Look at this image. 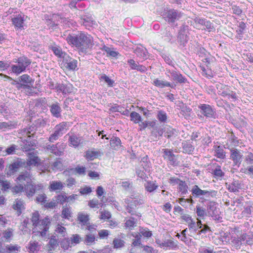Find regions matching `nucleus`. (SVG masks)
I'll return each mask as SVG.
<instances>
[{
  "label": "nucleus",
  "mask_w": 253,
  "mask_h": 253,
  "mask_svg": "<svg viewBox=\"0 0 253 253\" xmlns=\"http://www.w3.org/2000/svg\"><path fill=\"white\" fill-rule=\"evenodd\" d=\"M11 69L12 72L17 75L24 72V70L22 69V68H20L17 64L16 65H12L11 67Z\"/></svg>",
  "instance_id": "obj_63"
},
{
  "label": "nucleus",
  "mask_w": 253,
  "mask_h": 253,
  "mask_svg": "<svg viewBox=\"0 0 253 253\" xmlns=\"http://www.w3.org/2000/svg\"><path fill=\"white\" fill-rule=\"evenodd\" d=\"M63 62L65 67L69 70H74L77 68V60L70 57L68 55L63 56Z\"/></svg>",
  "instance_id": "obj_15"
},
{
  "label": "nucleus",
  "mask_w": 253,
  "mask_h": 253,
  "mask_svg": "<svg viewBox=\"0 0 253 253\" xmlns=\"http://www.w3.org/2000/svg\"><path fill=\"white\" fill-rule=\"evenodd\" d=\"M19 82H23L24 84H32L34 81L30 78V76L27 74H24L21 76L19 78Z\"/></svg>",
  "instance_id": "obj_48"
},
{
  "label": "nucleus",
  "mask_w": 253,
  "mask_h": 253,
  "mask_svg": "<svg viewBox=\"0 0 253 253\" xmlns=\"http://www.w3.org/2000/svg\"><path fill=\"white\" fill-rule=\"evenodd\" d=\"M228 190L231 192H238L241 189V185L239 181L234 180L232 183L227 184Z\"/></svg>",
  "instance_id": "obj_32"
},
{
  "label": "nucleus",
  "mask_w": 253,
  "mask_h": 253,
  "mask_svg": "<svg viewBox=\"0 0 253 253\" xmlns=\"http://www.w3.org/2000/svg\"><path fill=\"white\" fill-rule=\"evenodd\" d=\"M182 16V13L177 10L171 9L167 11L165 14V19L169 24H174L179 20Z\"/></svg>",
  "instance_id": "obj_9"
},
{
  "label": "nucleus",
  "mask_w": 253,
  "mask_h": 253,
  "mask_svg": "<svg viewBox=\"0 0 253 253\" xmlns=\"http://www.w3.org/2000/svg\"><path fill=\"white\" fill-rule=\"evenodd\" d=\"M188 230L189 231V235L191 237H195V236L199 235L198 232L200 230L197 224H196V222L193 220L190 224L188 225Z\"/></svg>",
  "instance_id": "obj_29"
},
{
  "label": "nucleus",
  "mask_w": 253,
  "mask_h": 253,
  "mask_svg": "<svg viewBox=\"0 0 253 253\" xmlns=\"http://www.w3.org/2000/svg\"><path fill=\"white\" fill-rule=\"evenodd\" d=\"M191 193L194 198H200L202 202L209 201L211 198L216 195L217 191L214 190H203L198 185H194L191 189Z\"/></svg>",
  "instance_id": "obj_4"
},
{
  "label": "nucleus",
  "mask_w": 253,
  "mask_h": 253,
  "mask_svg": "<svg viewBox=\"0 0 253 253\" xmlns=\"http://www.w3.org/2000/svg\"><path fill=\"white\" fill-rule=\"evenodd\" d=\"M55 198L57 204L60 203L63 205L64 203L67 202V196L65 194H59L55 197Z\"/></svg>",
  "instance_id": "obj_59"
},
{
  "label": "nucleus",
  "mask_w": 253,
  "mask_h": 253,
  "mask_svg": "<svg viewBox=\"0 0 253 253\" xmlns=\"http://www.w3.org/2000/svg\"><path fill=\"white\" fill-rule=\"evenodd\" d=\"M200 117H205L206 118H216V112L212 107L207 104H202L198 106Z\"/></svg>",
  "instance_id": "obj_6"
},
{
  "label": "nucleus",
  "mask_w": 253,
  "mask_h": 253,
  "mask_svg": "<svg viewBox=\"0 0 253 253\" xmlns=\"http://www.w3.org/2000/svg\"><path fill=\"white\" fill-rule=\"evenodd\" d=\"M24 208V202L23 201L21 200H16L15 202V204L13 205V208L19 211L20 213H21V211Z\"/></svg>",
  "instance_id": "obj_57"
},
{
  "label": "nucleus",
  "mask_w": 253,
  "mask_h": 253,
  "mask_svg": "<svg viewBox=\"0 0 253 253\" xmlns=\"http://www.w3.org/2000/svg\"><path fill=\"white\" fill-rule=\"evenodd\" d=\"M40 159L34 154L30 153L27 161V166H36L39 162Z\"/></svg>",
  "instance_id": "obj_37"
},
{
  "label": "nucleus",
  "mask_w": 253,
  "mask_h": 253,
  "mask_svg": "<svg viewBox=\"0 0 253 253\" xmlns=\"http://www.w3.org/2000/svg\"><path fill=\"white\" fill-rule=\"evenodd\" d=\"M205 20V18L195 17L193 20L188 21V23L197 29H202V26H204Z\"/></svg>",
  "instance_id": "obj_24"
},
{
  "label": "nucleus",
  "mask_w": 253,
  "mask_h": 253,
  "mask_svg": "<svg viewBox=\"0 0 253 253\" xmlns=\"http://www.w3.org/2000/svg\"><path fill=\"white\" fill-rule=\"evenodd\" d=\"M127 63L132 70H136L141 73H145L147 70V68L145 66L140 65L138 63H136L133 59H130L128 60Z\"/></svg>",
  "instance_id": "obj_18"
},
{
  "label": "nucleus",
  "mask_w": 253,
  "mask_h": 253,
  "mask_svg": "<svg viewBox=\"0 0 253 253\" xmlns=\"http://www.w3.org/2000/svg\"><path fill=\"white\" fill-rule=\"evenodd\" d=\"M214 155L220 159H223L225 156V152L222 147L220 146H214Z\"/></svg>",
  "instance_id": "obj_42"
},
{
  "label": "nucleus",
  "mask_w": 253,
  "mask_h": 253,
  "mask_svg": "<svg viewBox=\"0 0 253 253\" xmlns=\"http://www.w3.org/2000/svg\"><path fill=\"white\" fill-rule=\"evenodd\" d=\"M189 27L187 25H183L179 31L178 40L181 44L184 45L188 40Z\"/></svg>",
  "instance_id": "obj_12"
},
{
  "label": "nucleus",
  "mask_w": 253,
  "mask_h": 253,
  "mask_svg": "<svg viewBox=\"0 0 253 253\" xmlns=\"http://www.w3.org/2000/svg\"><path fill=\"white\" fill-rule=\"evenodd\" d=\"M157 118L161 123H165L167 121L168 116L166 113L163 110L158 112Z\"/></svg>",
  "instance_id": "obj_50"
},
{
  "label": "nucleus",
  "mask_w": 253,
  "mask_h": 253,
  "mask_svg": "<svg viewBox=\"0 0 253 253\" xmlns=\"http://www.w3.org/2000/svg\"><path fill=\"white\" fill-rule=\"evenodd\" d=\"M61 216L63 218L67 219H69L72 217V212L71 208L67 205L63 206L62 210Z\"/></svg>",
  "instance_id": "obj_36"
},
{
  "label": "nucleus",
  "mask_w": 253,
  "mask_h": 253,
  "mask_svg": "<svg viewBox=\"0 0 253 253\" xmlns=\"http://www.w3.org/2000/svg\"><path fill=\"white\" fill-rule=\"evenodd\" d=\"M141 235L145 237L150 238L152 236V233L151 231H149L147 228H141L139 230Z\"/></svg>",
  "instance_id": "obj_64"
},
{
  "label": "nucleus",
  "mask_w": 253,
  "mask_h": 253,
  "mask_svg": "<svg viewBox=\"0 0 253 253\" xmlns=\"http://www.w3.org/2000/svg\"><path fill=\"white\" fill-rule=\"evenodd\" d=\"M141 166L146 171L150 170L151 163L148 156L143 157L140 161Z\"/></svg>",
  "instance_id": "obj_40"
},
{
  "label": "nucleus",
  "mask_w": 253,
  "mask_h": 253,
  "mask_svg": "<svg viewBox=\"0 0 253 253\" xmlns=\"http://www.w3.org/2000/svg\"><path fill=\"white\" fill-rule=\"evenodd\" d=\"M71 242L69 238H64L61 242L60 245L64 250H68L71 247Z\"/></svg>",
  "instance_id": "obj_54"
},
{
  "label": "nucleus",
  "mask_w": 253,
  "mask_h": 253,
  "mask_svg": "<svg viewBox=\"0 0 253 253\" xmlns=\"http://www.w3.org/2000/svg\"><path fill=\"white\" fill-rule=\"evenodd\" d=\"M49 250H54L58 245V242L56 238V236H52L49 239L48 242Z\"/></svg>",
  "instance_id": "obj_46"
},
{
  "label": "nucleus",
  "mask_w": 253,
  "mask_h": 253,
  "mask_svg": "<svg viewBox=\"0 0 253 253\" xmlns=\"http://www.w3.org/2000/svg\"><path fill=\"white\" fill-rule=\"evenodd\" d=\"M68 123L63 122L56 125L54 128L53 132L50 134L48 138L49 142L53 143L61 137L67 130Z\"/></svg>",
  "instance_id": "obj_5"
},
{
  "label": "nucleus",
  "mask_w": 253,
  "mask_h": 253,
  "mask_svg": "<svg viewBox=\"0 0 253 253\" xmlns=\"http://www.w3.org/2000/svg\"><path fill=\"white\" fill-rule=\"evenodd\" d=\"M239 140L232 132L229 135L227 142L226 144L227 148L229 149L230 147L237 146L239 145Z\"/></svg>",
  "instance_id": "obj_30"
},
{
  "label": "nucleus",
  "mask_w": 253,
  "mask_h": 253,
  "mask_svg": "<svg viewBox=\"0 0 253 253\" xmlns=\"http://www.w3.org/2000/svg\"><path fill=\"white\" fill-rule=\"evenodd\" d=\"M153 84L155 86L160 88L169 87L170 88H173L175 86V85H174L173 84H172L168 81L164 80H160L159 79H155L153 81Z\"/></svg>",
  "instance_id": "obj_22"
},
{
  "label": "nucleus",
  "mask_w": 253,
  "mask_h": 253,
  "mask_svg": "<svg viewBox=\"0 0 253 253\" xmlns=\"http://www.w3.org/2000/svg\"><path fill=\"white\" fill-rule=\"evenodd\" d=\"M130 121L134 124H138L142 121L141 116L138 113L133 111L129 115Z\"/></svg>",
  "instance_id": "obj_44"
},
{
  "label": "nucleus",
  "mask_w": 253,
  "mask_h": 253,
  "mask_svg": "<svg viewBox=\"0 0 253 253\" xmlns=\"http://www.w3.org/2000/svg\"><path fill=\"white\" fill-rule=\"evenodd\" d=\"M134 52L139 58H144L146 57L147 49L142 45L137 46L134 49Z\"/></svg>",
  "instance_id": "obj_33"
},
{
  "label": "nucleus",
  "mask_w": 253,
  "mask_h": 253,
  "mask_svg": "<svg viewBox=\"0 0 253 253\" xmlns=\"http://www.w3.org/2000/svg\"><path fill=\"white\" fill-rule=\"evenodd\" d=\"M20 247H19L18 245H7L6 247H5V253H14L16 251H18L19 249H20Z\"/></svg>",
  "instance_id": "obj_52"
},
{
  "label": "nucleus",
  "mask_w": 253,
  "mask_h": 253,
  "mask_svg": "<svg viewBox=\"0 0 253 253\" xmlns=\"http://www.w3.org/2000/svg\"><path fill=\"white\" fill-rule=\"evenodd\" d=\"M102 50L103 51H105L106 52L108 56L116 57L119 54L118 52L112 50V48H111L106 45H104L102 47Z\"/></svg>",
  "instance_id": "obj_45"
},
{
  "label": "nucleus",
  "mask_w": 253,
  "mask_h": 253,
  "mask_svg": "<svg viewBox=\"0 0 253 253\" xmlns=\"http://www.w3.org/2000/svg\"><path fill=\"white\" fill-rule=\"evenodd\" d=\"M165 74L169 78H170L169 76L170 75L171 80L177 83L185 84L187 82V79L176 70L166 68Z\"/></svg>",
  "instance_id": "obj_8"
},
{
  "label": "nucleus",
  "mask_w": 253,
  "mask_h": 253,
  "mask_svg": "<svg viewBox=\"0 0 253 253\" xmlns=\"http://www.w3.org/2000/svg\"><path fill=\"white\" fill-rule=\"evenodd\" d=\"M64 36L67 42L72 46L76 47L80 52L86 53L93 45L92 37L84 32L70 34L67 36L64 34Z\"/></svg>",
  "instance_id": "obj_1"
},
{
  "label": "nucleus",
  "mask_w": 253,
  "mask_h": 253,
  "mask_svg": "<svg viewBox=\"0 0 253 253\" xmlns=\"http://www.w3.org/2000/svg\"><path fill=\"white\" fill-rule=\"evenodd\" d=\"M83 24L86 28H89L95 24V21L92 18L87 17L83 19Z\"/></svg>",
  "instance_id": "obj_51"
},
{
  "label": "nucleus",
  "mask_w": 253,
  "mask_h": 253,
  "mask_svg": "<svg viewBox=\"0 0 253 253\" xmlns=\"http://www.w3.org/2000/svg\"><path fill=\"white\" fill-rule=\"evenodd\" d=\"M24 163L20 160H17L10 164L6 170V174L11 176L17 172L19 169L23 166Z\"/></svg>",
  "instance_id": "obj_14"
},
{
  "label": "nucleus",
  "mask_w": 253,
  "mask_h": 253,
  "mask_svg": "<svg viewBox=\"0 0 253 253\" xmlns=\"http://www.w3.org/2000/svg\"><path fill=\"white\" fill-rule=\"evenodd\" d=\"M158 187V185L153 181H148L144 184V188L146 191L152 193L156 190Z\"/></svg>",
  "instance_id": "obj_38"
},
{
  "label": "nucleus",
  "mask_w": 253,
  "mask_h": 253,
  "mask_svg": "<svg viewBox=\"0 0 253 253\" xmlns=\"http://www.w3.org/2000/svg\"><path fill=\"white\" fill-rule=\"evenodd\" d=\"M46 24L49 29H55L58 26V21L61 18L58 14H53L51 16L45 15Z\"/></svg>",
  "instance_id": "obj_11"
},
{
  "label": "nucleus",
  "mask_w": 253,
  "mask_h": 253,
  "mask_svg": "<svg viewBox=\"0 0 253 253\" xmlns=\"http://www.w3.org/2000/svg\"><path fill=\"white\" fill-rule=\"evenodd\" d=\"M160 246L164 247H169L170 248H175L177 247V244L172 240H167L164 241Z\"/></svg>",
  "instance_id": "obj_58"
},
{
  "label": "nucleus",
  "mask_w": 253,
  "mask_h": 253,
  "mask_svg": "<svg viewBox=\"0 0 253 253\" xmlns=\"http://www.w3.org/2000/svg\"><path fill=\"white\" fill-rule=\"evenodd\" d=\"M31 221L34 227L33 233L37 232L41 237H44L46 232L49 229L50 220L48 217H45L42 220H40V214L38 211L32 213Z\"/></svg>",
  "instance_id": "obj_2"
},
{
  "label": "nucleus",
  "mask_w": 253,
  "mask_h": 253,
  "mask_svg": "<svg viewBox=\"0 0 253 253\" xmlns=\"http://www.w3.org/2000/svg\"><path fill=\"white\" fill-rule=\"evenodd\" d=\"M242 214L246 217H251L253 214V207L251 206L244 207V210L242 212Z\"/></svg>",
  "instance_id": "obj_47"
},
{
  "label": "nucleus",
  "mask_w": 253,
  "mask_h": 253,
  "mask_svg": "<svg viewBox=\"0 0 253 253\" xmlns=\"http://www.w3.org/2000/svg\"><path fill=\"white\" fill-rule=\"evenodd\" d=\"M32 174L29 171H25L20 173L19 176L16 178L17 182L22 183L26 181L27 184L28 182H30L32 180Z\"/></svg>",
  "instance_id": "obj_23"
},
{
  "label": "nucleus",
  "mask_w": 253,
  "mask_h": 253,
  "mask_svg": "<svg viewBox=\"0 0 253 253\" xmlns=\"http://www.w3.org/2000/svg\"><path fill=\"white\" fill-rule=\"evenodd\" d=\"M55 232L60 234L62 237H65L67 235L66 228L59 224L55 229Z\"/></svg>",
  "instance_id": "obj_61"
},
{
  "label": "nucleus",
  "mask_w": 253,
  "mask_h": 253,
  "mask_svg": "<svg viewBox=\"0 0 253 253\" xmlns=\"http://www.w3.org/2000/svg\"><path fill=\"white\" fill-rule=\"evenodd\" d=\"M43 185L40 183L35 184L32 182H28L24 186V192L28 197H32L36 193L42 191Z\"/></svg>",
  "instance_id": "obj_7"
},
{
  "label": "nucleus",
  "mask_w": 253,
  "mask_h": 253,
  "mask_svg": "<svg viewBox=\"0 0 253 253\" xmlns=\"http://www.w3.org/2000/svg\"><path fill=\"white\" fill-rule=\"evenodd\" d=\"M50 48L53 52L55 55L58 57H62L63 54H65L59 47L56 46H51Z\"/></svg>",
  "instance_id": "obj_60"
},
{
  "label": "nucleus",
  "mask_w": 253,
  "mask_h": 253,
  "mask_svg": "<svg viewBox=\"0 0 253 253\" xmlns=\"http://www.w3.org/2000/svg\"><path fill=\"white\" fill-rule=\"evenodd\" d=\"M45 149L47 151L58 156H60L63 154L64 148L60 147L59 143L56 144H46Z\"/></svg>",
  "instance_id": "obj_16"
},
{
  "label": "nucleus",
  "mask_w": 253,
  "mask_h": 253,
  "mask_svg": "<svg viewBox=\"0 0 253 253\" xmlns=\"http://www.w3.org/2000/svg\"><path fill=\"white\" fill-rule=\"evenodd\" d=\"M11 20L15 28L18 29L23 28L24 20L23 17L21 14L14 15Z\"/></svg>",
  "instance_id": "obj_27"
},
{
  "label": "nucleus",
  "mask_w": 253,
  "mask_h": 253,
  "mask_svg": "<svg viewBox=\"0 0 253 253\" xmlns=\"http://www.w3.org/2000/svg\"><path fill=\"white\" fill-rule=\"evenodd\" d=\"M230 158L235 166L239 167L241 164L243 155L238 149L234 148L230 149Z\"/></svg>",
  "instance_id": "obj_13"
},
{
  "label": "nucleus",
  "mask_w": 253,
  "mask_h": 253,
  "mask_svg": "<svg viewBox=\"0 0 253 253\" xmlns=\"http://www.w3.org/2000/svg\"><path fill=\"white\" fill-rule=\"evenodd\" d=\"M100 80H103L110 86H112L114 84V81L109 78V77L104 74L100 76Z\"/></svg>",
  "instance_id": "obj_62"
},
{
  "label": "nucleus",
  "mask_w": 253,
  "mask_h": 253,
  "mask_svg": "<svg viewBox=\"0 0 253 253\" xmlns=\"http://www.w3.org/2000/svg\"><path fill=\"white\" fill-rule=\"evenodd\" d=\"M177 132L175 129L169 127L168 128L165 133V136L168 138H170L172 137H174L177 135Z\"/></svg>",
  "instance_id": "obj_55"
},
{
  "label": "nucleus",
  "mask_w": 253,
  "mask_h": 253,
  "mask_svg": "<svg viewBox=\"0 0 253 253\" xmlns=\"http://www.w3.org/2000/svg\"><path fill=\"white\" fill-rule=\"evenodd\" d=\"M153 130L151 131V135L154 136L155 139L162 136L164 133L163 128L161 126H152Z\"/></svg>",
  "instance_id": "obj_41"
},
{
  "label": "nucleus",
  "mask_w": 253,
  "mask_h": 253,
  "mask_svg": "<svg viewBox=\"0 0 253 253\" xmlns=\"http://www.w3.org/2000/svg\"><path fill=\"white\" fill-rule=\"evenodd\" d=\"M163 157L164 159L168 160L171 165L175 166L176 165V159L175 156L173 153V150L169 149H163Z\"/></svg>",
  "instance_id": "obj_17"
},
{
  "label": "nucleus",
  "mask_w": 253,
  "mask_h": 253,
  "mask_svg": "<svg viewBox=\"0 0 253 253\" xmlns=\"http://www.w3.org/2000/svg\"><path fill=\"white\" fill-rule=\"evenodd\" d=\"M182 148L183 152L187 153H191L194 150L193 146L190 143L186 142L182 143Z\"/></svg>",
  "instance_id": "obj_53"
},
{
  "label": "nucleus",
  "mask_w": 253,
  "mask_h": 253,
  "mask_svg": "<svg viewBox=\"0 0 253 253\" xmlns=\"http://www.w3.org/2000/svg\"><path fill=\"white\" fill-rule=\"evenodd\" d=\"M17 124L16 123L11 122H0V129L13 128L16 127Z\"/></svg>",
  "instance_id": "obj_49"
},
{
  "label": "nucleus",
  "mask_w": 253,
  "mask_h": 253,
  "mask_svg": "<svg viewBox=\"0 0 253 253\" xmlns=\"http://www.w3.org/2000/svg\"><path fill=\"white\" fill-rule=\"evenodd\" d=\"M139 219L136 216L135 217L131 216L129 218H126L125 220V227L129 230H132L134 227L136 226L137 219Z\"/></svg>",
  "instance_id": "obj_28"
},
{
  "label": "nucleus",
  "mask_w": 253,
  "mask_h": 253,
  "mask_svg": "<svg viewBox=\"0 0 253 253\" xmlns=\"http://www.w3.org/2000/svg\"><path fill=\"white\" fill-rule=\"evenodd\" d=\"M170 180L172 183H176L178 185V190L182 195L187 193L188 186L185 181L180 180L178 178H172Z\"/></svg>",
  "instance_id": "obj_19"
},
{
  "label": "nucleus",
  "mask_w": 253,
  "mask_h": 253,
  "mask_svg": "<svg viewBox=\"0 0 253 253\" xmlns=\"http://www.w3.org/2000/svg\"><path fill=\"white\" fill-rule=\"evenodd\" d=\"M78 219L84 225L88 224L89 217L87 214L79 212L78 215Z\"/></svg>",
  "instance_id": "obj_43"
},
{
  "label": "nucleus",
  "mask_w": 253,
  "mask_h": 253,
  "mask_svg": "<svg viewBox=\"0 0 253 253\" xmlns=\"http://www.w3.org/2000/svg\"><path fill=\"white\" fill-rule=\"evenodd\" d=\"M114 248L118 249L122 248L125 245V242L124 240L119 238H115L113 242Z\"/></svg>",
  "instance_id": "obj_56"
},
{
  "label": "nucleus",
  "mask_w": 253,
  "mask_h": 253,
  "mask_svg": "<svg viewBox=\"0 0 253 253\" xmlns=\"http://www.w3.org/2000/svg\"><path fill=\"white\" fill-rule=\"evenodd\" d=\"M64 183L60 181H52L50 182L49 186V191H56L57 190H61L64 188Z\"/></svg>",
  "instance_id": "obj_31"
},
{
  "label": "nucleus",
  "mask_w": 253,
  "mask_h": 253,
  "mask_svg": "<svg viewBox=\"0 0 253 253\" xmlns=\"http://www.w3.org/2000/svg\"><path fill=\"white\" fill-rule=\"evenodd\" d=\"M211 171L216 178H222L224 175V172L222 170L221 166L216 163L212 164Z\"/></svg>",
  "instance_id": "obj_20"
},
{
  "label": "nucleus",
  "mask_w": 253,
  "mask_h": 253,
  "mask_svg": "<svg viewBox=\"0 0 253 253\" xmlns=\"http://www.w3.org/2000/svg\"><path fill=\"white\" fill-rule=\"evenodd\" d=\"M49 107L50 111L53 117L58 118L61 116L62 110L58 102L52 104Z\"/></svg>",
  "instance_id": "obj_26"
},
{
  "label": "nucleus",
  "mask_w": 253,
  "mask_h": 253,
  "mask_svg": "<svg viewBox=\"0 0 253 253\" xmlns=\"http://www.w3.org/2000/svg\"><path fill=\"white\" fill-rule=\"evenodd\" d=\"M247 235L244 234L240 237H234L232 238L231 244L232 246L236 248H240V246L245 243V240L247 239Z\"/></svg>",
  "instance_id": "obj_21"
},
{
  "label": "nucleus",
  "mask_w": 253,
  "mask_h": 253,
  "mask_svg": "<svg viewBox=\"0 0 253 253\" xmlns=\"http://www.w3.org/2000/svg\"><path fill=\"white\" fill-rule=\"evenodd\" d=\"M111 147L115 150H119L122 146L121 139L118 137H113L110 141Z\"/></svg>",
  "instance_id": "obj_35"
},
{
  "label": "nucleus",
  "mask_w": 253,
  "mask_h": 253,
  "mask_svg": "<svg viewBox=\"0 0 253 253\" xmlns=\"http://www.w3.org/2000/svg\"><path fill=\"white\" fill-rule=\"evenodd\" d=\"M40 249V245L37 241H30L28 244V251L30 253H37Z\"/></svg>",
  "instance_id": "obj_39"
},
{
  "label": "nucleus",
  "mask_w": 253,
  "mask_h": 253,
  "mask_svg": "<svg viewBox=\"0 0 253 253\" xmlns=\"http://www.w3.org/2000/svg\"><path fill=\"white\" fill-rule=\"evenodd\" d=\"M72 85L70 84H57L55 85V88L57 91L65 94L71 93L72 90Z\"/></svg>",
  "instance_id": "obj_25"
},
{
  "label": "nucleus",
  "mask_w": 253,
  "mask_h": 253,
  "mask_svg": "<svg viewBox=\"0 0 253 253\" xmlns=\"http://www.w3.org/2000/svg\"><path fill=\"white\" fill-rule=\"evenodd\" d=\"M142 197V195L139 193H134L125 199L127 212L131 215L136 216L138 218H140L141 215L140 213H137L135 210L137 206L142 205L144 203Z\"/></svg>",
  "instance_id": "obj_3"
},
{
  "label": "nucleus",
  "mask_w": 253,
  "mask_h": 253,
  "mask_svg": "<svg viewBox=\"0 0 253 253\" xmlns=\"http://www.w3.org/2000/svg\"><path fill=\"white\" fill-rule=\"evenodd\" d=\"M31 62L27 57H21L18 59L17 64L22 68L25 72L26 68L30 65Z\"/></svg>",
  "instance_id": "obj_34"
},
{
  "label": "nucleus",
  "mask_w": 253,
  "mask_h": 253,
  "mask_svg": "<svg viewBox=\"0 0 253 253\" xmlns=\"http://www.w3.org/2000/svg\"><path fill=\"white\" fill-rule=\"evenodd\" d=\"M66 136H69L68 142L70 146L77 148L84 143L83 137L78 134L69 133Z\"/></svg>",
  "instance_id": "obj_10"
}]
</instances>
